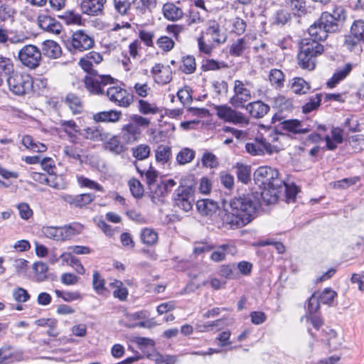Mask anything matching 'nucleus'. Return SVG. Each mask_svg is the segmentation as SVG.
I'll list each match as a JSON object with an SVG mask.
<instances>
[{"instance_id": "obj_1", "label": "nucleus", "mask_w": 364, "mask_h": 364, "mask_svg": "<svg viewBox=\"0 0 364 364\" xmlns=\"http://www.w3.org/2000/svg\"><path fill=\"white\" fill-rule=\"evenodd\" d=\"M259 207L257 192L238 194L224 201L223 210L220 214L223 225L230 229L243 228L254 220Z\"/></svg>"}, {"instance_id": "obj_2", "label": "nucleus", "mask_w": 364, "mask_h": 364, "mask_svg": "<svg viewBox=\"0 0 364 364\" xmlns=\"http://www.w3.org/2000/svg\"><path fill=\"white\" fill-rule=\"evenodd\" d=\"M323 51V46L316 41L304 40L298 54L299 65L303 69L314 70L316 64V58Z\"/></svg>"}, {"instance_id": "obj_3", "label": "nucleus", "mask_w": 364, "mask_h": 364, "mask_svg": "<svg viewBox=\"0 0 364 364\" xmlns=\"http://www.w3.org/2000/svg\"><path fill=\"white\" fill-rule=\"evenodd\" d=\"M8 87L11 92L16 95H24L33 88L32 77L25 73L14 72L6 78Z\"/></svg>"}, {"instance_id": "obj_4", "label": "nucleus", "mask_w": 364, "mask_h": 364, "mask_svg": "<svg viewBox=\"0 0 364 364\" xmlns=\"http://www.w3.org/2000/svg\"><path fill=\"white\" fill-rule=\"evenodd\" d=\"M255 183L261 188L282 187L284 183L276 169L269 166L259 167L254 173Z\"/></svg>"}, {"instance_id": "obj_5", "label": "nucleus", "mask_w": 364, "mask_h": 364, "mask_svg": "<svg viewBox=\"0 0 364 364\" xmlns=\"http://www.w3.org/2000/svg\"><path fill=\"white\" fill-rule=\"evenodd\" d=\"M252 85L249 81L243 82L235 80L233 85L234 95L230 98V104L235 108H245L246 103L252 99V92L248 86Z\"/></svg>"}, {"instance_id": "obj_6", "label": "nucleus", "mask_w": 364, "mask_h": 364, "mask_svg": "<svg viewBox=\"0 0 364 364\" xmlns=\"http://www.w3.org/2000/svg\"><path fill=\"white\" fill-rule=\"evenodd\" d=\"M65 44L70 52L75 53L92 48L94 46L95 41L85 31L78 30L73 33L71 38L67 40Z\"/></svg>"}, {"instance_id": "obj_7", "label": "nucleus", "mask_w": 364, "mask_h": 364, "mask_svg": "<svg viewBox=\"0 0 364 364\" xmlns=\"http://www.w3.org/2000/svg\"><path fill=\"white\" fill-rule=\"evenodd\" d=\"M217 116L226 122L236 125L246 126L249 119L242 112H238L228 105H217L215 107Z\"/></svg>"}, {"instance_id": "obj_8", "label": "nucleus", "mask_w": 364, "mask_h": 364, "mask_svg": "<svg viewBox=\"0 0 364 364\" xmlns=\"http://www.w3.org/2000/svg\"><path fill=\"white\" fill-rule=\"evenodd\" d=\"M20 62L31 69L37 68L41 60V51L33 45L24 46L18 54Z\"/></svg>"}, {"instance_id": "obj_9", "label": "nucleus", "mask_w": 364, "mask_h": 364, "mask_svg": "<svg viewBox=\"0 0 364 364\" xmlns=\"http://www.w3.org/2000/svg\"><path fill=\"white\" fill-rule=\"evenodd\" d=\"M87 90L94 95L104 94V87L114 83V78L109 75L86 76L84 80Z\"/></svg>"}, {"instance_id": "obj_10", "label": "nucleus", "mask_w": 364, "mask_h": 364, "mask_svg": "<svg viewBox=\"0 0 364 364\" xmlns=\"http://www.w3.org/2000/svg\"><path fill=\"white\" fill-rule=\"evenodd\" d=\"M278 148V146L271 145L263 136H258L253 141L247 143L245 145L247 152L252 156H260L265 153L271 154Z\"/></svg>"}, {"instance_id": "obj_11", "label": "nucleus", "mask_w": 364, "mask_h": 364, "mask_svg": "<svg viewBox=\"0 0 364 364\" xmlns=\"http://www.w3.org/2000/svg\"><path fill=\"white\" fill-rule=\"evenodd\" d=\"M195 203L194 191L190 187H181L177 190L175 205L184 212L192 210Z\"/></svg>"}, {"instance_id": "obj_12", "label": "nucleus", "mask_w": 364, "mask_h": 364, "mask_svg": "<svg viewBox=\"0 0 364 364\" xmlns=\"http://www.w3.org/2000/svg\"><path fill=\"white\" fill-rule=\"evenodd\" d=\"M107 96L111 102L120 107H127L132 102V98L127 90L119 86L109 87L107 90Z\"/></svg>"}, {"instance_id": "obj_13", "label": "nucleus", "mask_w": 364, "mask_h": 364, "mask_svg": "<svg viewBox=\"0 0 364 364\" xmlns=\"http://www.w3.org/2000/svg\"><path fill=\"white\" fill-rule=\"evenodd\" d=\"M107 0H82L80 3V9L85 14L89 16H99L102 14Z\"/></svg>"}, {"instance_id": "obj_14", "label": "nucleus", "mask_w": 364, "mask_h": 364, "mask_svg": "<svg viewBox=\"0 0 364 364\" xmlns=\"http://www.w3.org/2000/svg\"><path fill=\"white\" fill-rule=\"evenodd\" d=\"M151 74L154 81L158 84L165 85L172 79V70L168 65L156 64L151 70Z\"/></svg>"}, {"instance_id": "obj_15", "label": "nucleus", "mask_w": 364, "mask_h": 364, "mask_svg": "<svg viewBox=\"0 0 364 364\" xmlns=\"http://www.w3.org/2000/svg\"><path fill=\"white\" fill-rule=\"evenodd\" d=\"M38 24L41 29L56 35L60 34L63 28L57 20L45 14H40L38 16Z\"/></svg>"}, {"instance_id": "obj_16", "label": "nucleus", "mask_w": 364, "mask_h": 364, "mask_svg": "<svg viewBox=\"0 0 364 364\" xmlns=\"http://www.w3.org/2000/svg\"><path fill=\"white\" fill-rule=\"evenodd\" d=\"M276 129L284 130L293 134H304L309 132V129L304 127L301 122L298 119L284 120L277 125Z\"/></svg>"}, {"instance_id": "obj_17", "label": "nucleus", "mask_w": 364, "mask_h": 364, "mask_svg": "<svg viewBox=\"0 0 364 364\" xmlns=\"http://www.w3.org/2000/svg\"><path fill=\"white\" fill-rule=\"evenodd\" d=\"M139 128L134 124L124 125L122 128L121 137L126 144H132L136 141L140 136Z\"/></svg>"}, {"instance_id": "obj_18", "label": "nucleus", "mask_w": 364, "mask_h": 364, "mask_svg": "<svg viewBox=\"0 0 364 364\" xmlns=\"http://www.w3.org/2000/svg\"><path fill=\"white\" fill-rule=\"evenodd\" d=\"M245 108L256 119L262 118L270 109L268 105L259 100L248 103Z\"/></svg>"}, {"instance_id": "obj_19", "label": "nucleus", "mask_w": 364, "mask_h": 364, "mask_svg": "<svg viewBox=\"0 0 364 364\" xmlns=\"http://www.w3.org/2000/svg\"><path fill=\"white\" fill-rule=\"evenodd\" d=\"M309 34L312 37V39H307L309 41H324L327 36L328 31L326 29L323 24L321 23L319 19L315 21L308 29Z\"/></svg>"}, {"instance_id": "obj_20", "label": "nucleus", "mask_w": 364, "mask_h": 364, "mask_svg": "<svg viewBox=\"0 0 364 364\" xmlns=\"http://www.w3.org/2000/svg\"><path fill=\"white\" fill-rule=\"evenodd\" d=\"M47 56L49 58L55 59L62 54V50L58 43L52 40L45 41L42 43L41 55Z\"/></svg>"}, {"instance_id": "obj_21", "label": "nucleus", "mask_w": 364, "mask_h": 364, "mask_svg": "<svg viewBox=\"0 0 364 364\" xmlns=\"http://www.w3.org/2000/svg\"><path fill=\"white\" fill-rule=\"evenodd\" d=\"M121 111L109 110L100 112L93 115V119L96 122H112L115 123L122 118Z\"/></svg>"}, {"instance_id": "obj_22", "label": "nucleus", "mask_w": 364, "mask_h": 364, "mask_svg": "<svg viewBox=\"0 0 364 364\" xmlns=\"http://www.w3.org/2000/svg\"><path fill=\"white\" fill-rule=\"evenodd\" d=\"M162 11L164 17L172 21L181 19L183 16L182 9L173 3H166L164 4Z\"/></svg>"}, {"instance_id": "obj_23", "label": "nucleus", "mask_w": 364, "mask_h": 364, "mask_svg": "<svg viewBox=\"0 0 364 364\" xmlns=\"http://www.w3.org/2000/svg\"><path fill=\"white\" fill-rule=\"evenodd\" d=\"M353 65L350 63L339 68L333 75L332 77L327 82V86L330 88L334 87L341 80H344L352 70Z\"/></svg>"}, {"instance_id": "obj_24", "label": "nucleus", "mask_w": 364, "mask_h": 364, "mask_svg": "<svg viewBox=\"0 0 364 364\" xmlns=\"http://www.w3.org/2000/svg\"><path fill=\"white\" fill-rule=\"evenodd\" d=\"M343 129L338 127H334L331 129V136L326 135L325 141L326 147L328 150H334L337 148L338 144L343 142Z\"/></svg>"}, {"instance_id": "obj_25", "label": "nucleus", "mask_w": 364, "mask_h": 364, "mask_svg": "<svg viewBox=\"0 0 364 364\" xmlns=\"http://www.w3.org/2000/svg\"><path fill=\"white\" fill-rule=\"evenodd\" d=\"M172 159L171 148L164 144H160L155 150V159L158 164L166 165L170 163Z\"/></svg>"}, {"instance_id": "obj_26", "label": "nucleus", "mask_w": 364, "mask_h": 364, "mask_svg": "<svg viewBox=\"0 0 364 364\" xmlns=\"http://www.w3.org/2000/svg\"><path fill=\"white\" fill-rule=\"evenodd\" d=\"M135 166L137 171L141 174V176L145 173L146 183L149 187V190L151 192H154L156 189L158 190L156 188L158 185L156 184V182L159 176V172L156 170H155L151 166H150L149 169L145 172L138 167L137 164L136 162Z\"/></svg>"}, {"instance_id": "obj_27", "label": "nucleus", "mask_w": 364, "mask_h": 364, "mask_svg": "<svg viewBox=\"0 0 364 364\" xmlns=\"http://www.w3.org/2000/svg\"><path fill=\"white\" fill-rule=\"evenodd\" d=\"M196 208L200 214L210 215L218 209V204L209 199H204L197 201Z\"/></svg>"}, {"instance_id": "obj_28", "label": "nucleus", "mask_w": 364, "mask_h": 364, "mask_svg": "<svg viewBox=\"0 0 364 364\" xmlns=\"http://www.w3.org/2000/svg\"><path fill=\"white\" fill-rule=\"evenodd\" d=\"M42 233L47 238L55 241H65L62 227L44 226L42 228Z\"/></svg>"}, {"instance_id": "obj_29", "label": "nucleus", "mask_w": 364, "mask_h": 364, "mask_svg": "<svg viewBox=\"0 0 364 364\" xmlns=\"http://www.w3.org/2000/svg\"><path fill=\"white\" fill-rule=\"evenodd\" d=\"M282 188V186L262 188L260 196L267 204H273L277 202L279 197V189Z\"/></svg>"}, {"instance_id": "obj_30", "label": "nucleus", "mask_w": 364, "mask_h": 364, "mask_svg": "<svg viewBox=\"0 0 364 364\" xmlns=\"http://www.w3.org/2000/svg\"><path fill=\"white\" fill-rule=\"evenodd\" d=\"M109 285L113 290V296L115 298L119 299L120 301H125L127 299L128 290L121 281L114 279Z\"/></svg>"}, {"instance_id": "obj_31", "label": "nucleus", "mask_w": 364, "mask_h": 364, "mask_svg": "<svg viewBox=\"0 0 364 364\" xmlns=\"http://www.w3.org/2000/svg\"><path fill=\"white\" fill-rule=\"evenodd\" d=\"M362 41L359 38L351 33L345 37L344 46L348 50L358 54L362 51Z\"/></svg>"}, {"instance_id": "obj_32", "label": "nucleus", "mask_w": 364, "mask_h": 364, "mask_svg": "<svg viewBox=\"0 0 364 364\" xmlns=\"http://www.w3.org/2000/svg\"><path fill=\"white\" fill-rule=\"evenodd\" d=\"M233 168L235 169V173L237 175L238 181L245 184L248 183V182L250 181V166L237 163L233 167Z\"/></svg>"}, {"instance_id": "obj_33", "label": "nucleus", "mask_w": 364, "mask_h": 364, "mask_svg": "<svg viewBox=\"0 0 364 364\" xmlns=\"http://www.w3.org/2000/svg\"><path fill=\"white\" fill-rule=\"evenodd\" d=\"M85 139L92 141H102L105 139L102 129L100 127H87L80 133Z\"/></svg>"}, {"instance_id": "obj_34", "label": "nucleus", "mask_w": 364, "mask_h": 364, "mask_svg": "<svg viewBox=\"0 0 364 364\" xmlns=\"http://www.w3.org/2000/svg\"><path fill=\"white\" fill-rule=\"evenodd\" d=\"M235 247L225 244L222 245L210 255V259L214 262H221L225 259L226 253H233Z\"/></svg>"}, {"instance_id": "obj_35", "label": "nucleus", "mask_w": 364, "mask_h": 364, "mask_svg": "<svg viewBox=\"0 0 364 364\" xmlns=\"http://www.w3.org/2000/svg\"><path fill=\"white\" fill-rule=\"evenodd\" d=\"M132 156L137 160H145L150 156L151 148L145 144H139L131 149Z\"/></svg>"}, {"instance_id": "obj_36", "label": "nucleus", "mask_w": 364, "mask_h": 364, "mask_svg": "<svg viewBox=\"0 0 364 364\" xmlns=\"http://www.w3.org/2000/svg\"><path fill=\"white\" fill-rule=\"evenodd\" d=\"M269 80L275 88H282L285 81V75L281 70L272 69L269 73Z\"/></svg>"}, {"instance_id": "obj_37", "label": "nucleus", "mask_w": 364, "mask_h": 364, "mask_svg": "<svg viewBox=\"0 0 364 364\" xmlns=\"http://www.w3.org/2000/svg\"><path fill=\"white\" fill-rule=\"evenodd\" d=\"M318 19L328 33L334 32L338 29V21L330 15V12H323Z\"/></svg>"}, {"instance_id": "obj_38", "label": "nucleus", "mask_w": 364, "mask_h": 364, "mask_svg": "<svg viewBox=\"0 0 364 364\" xmlns=\"http://www.w3.org/2000/svg\"><path fill=\"white\" fill-rule=\"evenodd\" d=\"M207 34L210 35L213 41L218 43H223L225 41L224 35H220V26L215 21H211L208 23L207 28Z\"/></svg>"}, {"instance_id": "obj_39", "label": "nucleus", "mask_w": 364, "mask_h": 364, "mask_svg": "<svg viewBox=\"0 0 364 364\" xmlns=\"http://www.w3.org/2000/svg\"><path fill=\"white\" fill-rule=\"evenodd\" d=\"M310 87L309 84L301 77L294 78L291 84L292 92L299 95L306 94L310 90Z\"/></svg>"}, {"instance_id": "obj_40", "label": "nucleus", "mask_w": 364, "mask_h": 364, "mask_svg": "<svg viewBox=\"0 0 364 364\" xmlns=\"http://www.w3.org/2000/svg\"><path fill=\"white\" fill-rule=\"evenodd\" d=\"M65 102L73 114H79L82 110V105L80 99L74 94H68L65 98Z\"/></svg>"}, {"instance_id": "obj_41", "label": "nucleus", "mask_w": 364, "mask_h": 364, "mask_svg": "<svg viewBox=\"0 0 364 364\" xmlns=\"http://www.w3.org/2000/svg\"><path fill=\"white\" fill-rule=\"evenodd\" d=\"M140 236L141 242L149 246L155 245L158 241V234L151 228H144Z\"/></svg>"}, {"instance_id": "obj_42", "label": "nucleus", "mask_w": 364, "mask_h": 364, "mask_svg": "<svg viewBox=\"0 0 364 364\" xmlns=\"http://www.w3.org/2000/svg\"><path fill=\"white\" fill-rule=\"evenodd\" d=\"M14 73V64L10 58L0 55V75L3 79L7 78Z\"/></svg>"}, {"instance_id": "obj_43", "label": "nucleus", "mask_w": 364, "mask_h": 364, "mask_svg": "<svg viewBox=\"0 0 364 364\" xmlns=\"http://www.w3.org/2000/svg\"><path fill=\"white\" fill-rule=\"evenodd\" d=\"M195 157V151L189 148L182 149L176 155V159L179 165L191 162Z\"/></svg>"}, {"instance_id": "obj_44", "label": "nucleus", "mask_w": 364, "mask_h": 364, "mask_svg": "<svg viewBox=\"0 0 364 364\" xmlns=\"http://www.w3.org/2000/svg\"><path fill=\"white\" fill-rule=\"evenodd\" d=\"M247 47V41L245 37L238 38L230 46V53L232 55L240 56Z\"/></svg>"}, {"instance_id": "obj_45", "label": "nucleus", "mask_w": 364, "mask_h": 364, "mask_svg": "<svg viewBox=\"0 0 364 364\" xmlns=\"http://www.w3.org/2000/svg\"><path fill=\"white\" fill-rule=\"evenodd\" d=\"M106 149L114 153L120 154L124 151V147L116 136H112L105 144Z\"/></svg>"}, {"instance_id": "obj_46", "label": "nucleus", "mask_w": 364, "mask_h": 364, "mask_svg": "<svg viewBox=\"0 0 364 364\" xmlns=\"http://www.w3.org/2000/svg\"><path fill=\"white\" fill-rule=\"evenodd\" d=\"M62 228L65 240L70 239L73 235L80 234L83 229V226L77 223L65 225Z\"/></svg>"}, {"instance_id": "obj_47", "label": "nucleus", "mask_w": 364, "mask_h": 364, "mask_svg": "<svg viewBox=\"0 0 364 364\" xmlns=\"http://www.w3.org/2000/svg\"><path fill=\"white\" fill-rule=\"evenodd\" d=\"M181 69L186 74L193 73L196 69L195 58L192 55L183 57Z\"/></svg>"}, {"instance_id": "obj_48", "label": "nucleus", "mask_w": 364, "mask_h": 364, "mask_svg": "<svg viewBox=\"0 0 364 364\" xmlns=\"http://www.w3.org/2000/svg\"><path fill=\"white\" fill-rule=\"evenodd\" d=\"M343 341V338L339 336L338 333L333 329H330L328 333L327 344L332 350L338 349Z\"/></svg>"}, {"instance_id": "obj_49", "label": "nucleus", "mask_w": 364, "mask_h": 364, "mask_svg": "<svg viewBox=\"0 0 364 364\" xmlns=\"http://www.w3.org/2000/svg\"><path fill=\"white\" fill-rule=\"evenodd\" d=\"M59 17L68 25H80L82 23L81 15L72 11H66Z\"/></svg>"}, {"instance_id": "obj_50", "label": "nucleus", "mask_w": 364, "mask_h": 364, "mask_svg": "<svg viewBox=\"0 0 364 364\" xmlns=\"http://www.w3.org/2000/svg\"><path fill=\"white\" fill-rule=\"evenodd\" d=\"M77 181L81 187L94 189L100 192H105L104 188L98 183L82 176H77Z\"/></svg>"}, {"instance_id": "obj_51", "label": "nucleus", "mask_w": 364, "mask_h": 364, "mask_svg": "<svg viewBox=\"0 0 364 364\" xmlns=\"http://www.w3.org/2000/svg\"><path fill=\"white\" fill-rule=\"evenodd\" d=\"M60 126L69 136H73L80 132L79 127L73 120H63L59 122Z\"/></svg>"}, {"instance_id": "obj_52", "label": "nucleus", "mask_w": 364, "mask_h": 364, "mask_svg": "<svg viewBox=\"0 0 364 364\" xmlns=\"http://www.w3.org/2000/svg\"><path fill=\"white\" fill-rule=\"evenodd\" d=\"M47 185L56 190H65L68 187L67 182L61 176H52L48 178Z\"/></svg>"}, {"instance_id": "obj_53", "label": "nucleus", "mask_w": 364, "mask_h": 364, "mask_svg": "<svg viewBox=\"0 0 364 364\" xmlns=\"http://www.w3.org/2000/svg\"><path fill=\"white\" fill-rule=\"evenodd\" d=\"M321 101V94H316L315 95L311 97L309 101L303 106V112L306 114L317 109L320 106Z\"/></svg>"}, {"instance_id": "obj_54", "label": "nucleus", "mask_w": 364, "mask_h": 364, "mask_svg": "<svg viewBox=\"0 0 364 364\" xmlns=\"http://www.w3.org/2000/svg\"><path fill=\"white\" fill-rule=\"evenodd\" d=\"M318 294L321 303L326 305H331L337 296V293L331 288H325Z\"/></svg>"}, {"instance_id": "obj_55", "label": "nucleus", "mask_w": 364, "mask_h": 364, "mask_svg": "<svg viewBox=\"0 0 364 364\" xmlns=\"http://www.w3.org/2000/svg\"><path fill=\"white\" fill-rule=\"evenodd\" d=\"M11 267L18 274L25 273L28 268V262L23 258H11L9 259Z\"/></svg>"}, {"instance_id": "obj_56", "label": "nucleus", "mask_w": 364, "mask_h": 364, "mask_svg": "<svg viewBox=\"0 0 364 364\" xmlns=\"http://www.w3.org/2000/svg\"><path fill=\"white\" fill-rule=\"evenodd\" d=\"M95 196L92 193H83L75 196V208H83L92 202Z\"/></svg>"}, {"instance_id": "obj_57", "label": "nucleus", "mask_w": 364, "mask_h": 364, "mask_svg": "<svg viewBox=\"0 0 364 364\" xmlns=\"http://www.w3.org/2000/svg\"><path fill=\"white\" fill-rule=\"evenodd\" d=\"M277 131H278L277 129ZM286 139L285 134L282 133H279L278 132H275L272 134H271L269 136L267 141H269L271 145H276L278 146L279 148L277 151L274 152H278L280 149H282L284 147V143L283 141Z\"/></svg>"}, {"instance_id": "obj_58", "label": "nucleus", "mask_w": 364, "mask_h": 364, "mask_svg": "<svg viewBox=\"0 0 364 364\" xmlns=\"http://www.w3.org/2000/svg\"><path fill=\"white\" fill-rule=\"evenodd\" d=\"M33 269L38 280H43L46 278V273L48 267L43 262H37L33 264Z\"/></svg>"}, {"instance_id": "obj_59", "label": "nucleus", "mask_w": 364, "mask_h": 364, "mask_svg": "<svg viewBox=\"0 0 364 364\" xmlns=\"http://www.w3.org/2000/svg\"><path fill=\"white\" fill-rule=\"evenodd\" d=\"M202 164L207 168H215L218 166V161L215 154L211 152L206 151L202 156Z\"/></svg>"}, {"instance_id": "obj_60", "label": "nucleus", "mask_w": 364, "mask_h": 364, "mask_svg": "<svg viewBox=\"0 0 364 364\" xmlns=\"http://www.w3.org/2000/svg\"><path fill=\"white\" fill-rule=\"evenodd\" d=\"M156 44L162 50L168 52L173 48L175 43L171 38L163 36L158 38Z\"/></svg>"}, {"instance_id": "obj_61", "label": "nucleus", "mask_w": 364, "mask_h": 364, "mask_svg": "<svg viewBox=\"0 0 364 364\" xmlns=\"http://www.w3.org/2000/svg\"><path fill=\"white\" fill-rule=\"evenodd\" d=\"M130 191L134 197L140 198L143 196L144 188L140 181L133 178L129 181Z\"/></svg>"}, {"instance_id": "obj_62", "label": "nucleus", "mask_w": 364, "mask_h": 364, "mask_svg": "<svg viewBox=\"0 0 364 364\" xmlns=\"http://www.w3.org/2000/svg\"><path fill=\"white\" fill-rule=\"evenodd\" d=\"M203 70L204 71L208 70H219L222 68H228V65L226 63L223 62H218L213 59H207L204 61L203 65H202Z\"/></svg>"}, {"instance_id": "obj_63", "label": "nucleus", "mask_w": 364, "mask_h": 364, "mask_svg": "<svg viewBox=\"0 0 364 364\" xmlns=\"http://www.w3.org/2000/svg\"><path fill=\"white\" fill-rule=\"evenodd\" d=\"M321 301L319 299V294L315 292L309 299L308 312L309 314H314L320 309Z\"/></svg>"}, {"instance_id": "obj_64", "label": "nucleus", "mask_w": 364, "mask_h": 364, "mask_svg": "<svg viewBox=\"0 0 364 364\" xmlns=\"http://www.w3.org/2000/svg\"><path fill=\"white\" fill-rule=\"evenodd\" d=\"M350 33L364 41V21H355L351 26Z\"/></svg>"}]
</instances>
